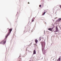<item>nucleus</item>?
<instances>
[{
	"label": "nucleus",
	"instance_id": "3",
	"mask_svg": "<svg viewBox=\"0 0 61 61\" xmlns=\"http://www.w3.org/2000/svg\"><path fill=\"white\" fill-rule=\"evenodd\" d=\"M9 30L10 31L9 32H8L7 34L6 35V36H7V35H9V34H10V33H11V31H12V29H10Z\"/></svg>",
	"mask_w": 61,
	"mask_h": 61
},
{
	"label": "nucleus",
	"instance_id": "7",
	"mask_svg": "<svg viewBox=\"0 0 61 61\" xmlns=\"http://www.w3.org/2000/svg\"><path fill=\"white\" fill-rule=\"evenodd\" d=\"M36 54V52L35 50H34L33 52V54Z\"/></svg>",
	"mask_w": 61,
	"mask_h": 61
},
{
	"label": "nucleus",
	"instance_id": "1",
	"mask_svg": "<svg viewBox=\"0 0 61 61\" xmlns=\"http://www.w3.org/2000/svg\"><path fill=\"white\" fill-rule=\"evenodd\" d=\"M9 36V34H8L7 35H6L5 36V38L4 39V40L1 42L2 44L3 45H5L6 43V39L7 38L8 36Z\"/></svg>",
	"mask_w": 61,
	"mask_h": 61
},
{
	"label": "nucleus",
	"instance_id": "16",
	"mask_svg": "<svg viewBox=\"0 0 61 61\" xmlns=\"http://www.w3.org/2000/svg\"><path fill=\"white\" fill-rule=\"evenodd\" d=\"M42 51H43V49L42 48Z\"/></svg>",
	"mask_w": 61,
	"mask_h": 61
},
{
	"label": "nucleus",
	"instance_id": "5",
	"mask_svg": "<svg viewBox=\"0 0 61 61\" xmlns=\"http://www.w3.org/2000/svg\"><path fill=\"white\" fill-rule=\"evenodd\" d=\"M56 32H58V28H57V27H56Z\"/></svg>",
	"mask_w": 61,
	"mask_h": 61
},
{
	"label": "nucleus",
	"instance_id": "8",
	"mask_svg": "<svg viewBox=\"0 0 61 61\" xmlns=\"http://www.w3.org/2000/svg\"><path fill=\"white\" fill-rule=\"evenodd\" d=\"M61 20V18H60L58 19V22H59V21H60V20Z\"/></svg>",
	"mask_w": 61,
	"mask_h": 61
},
{
	"label": "nucleus",
	"instance_id": "14",
	"mask_svg": "<svg viewBox=\"0 0 61 61\" xmlns=\"http://www.w3.org/2000/svg\"><path fill=\"white\" fill-rule=\"evenodd\" d=\"M56 18H57V17H56L55 18V19H56Z\"/></svg>",
	"mask_w": 61,
	"mask_h": 61
},
{
	"label": "nucleus",
	"instance_id": "6",
	"mask_svg": "<svg viewBox=\"0 0 61 61\" xmlns=\"http://www.w3.org/2000/svg\"><path fill=\"white\" fill-rule=\"evenodd\" d=\"M53 29V28H52L51 29V28H50L48 29V30H50V31H52Z\"/></svg>",
	"mask_w": 61,
	"mask_h": 61
},
{
	"label": "nucleus",
	"instance_id": "2",
	"mask_svg": "<svg viewBox=\"0 0 61 61\" xmlns=\"http://www.w3.org/2000/svg\"><path fill=\"white\" fill-rule=\"evenodd\" d=\"M45 43L44 42H42L41 43V45L42 46V47H43L44 48H45Z\"/></svg>",
	"mask_w": 61,
	"mask_h": 61
},
{
	"label": "nucleus",
	"instance_id": "13",
	"mask_svg": "<svg viewBox=\"0 0 61 61\" xmlns=\"http://www.w3.org/2000/svg\"><path fill=\"white\" fill-rule=\"evenodd\" d=\"M39 7H41V5H39Z\"/></svg>",
	"mask_w": 61,
	"mask_h": 61
},
{
	"label": "nucleus",
	"instance_id": "9",
	"mask_svg": "<svg viewBox=\"0 0 61 61\" xmlns=\"http://www.w3.org/2000/svg\"><path fill=\"white\" fill-rule=\"evenodd\" d=\"M35 42H36V43H37V42H38V41H37V40H35Z\"/></svg>",
	"mask_w": 61,
	"mask_h": 61
},
{
	"label": "nucleus",
	"instance_id": "11",
	"mask_svg": "<svg viewBox=\"0 0 61 61\" xmlns=\"http://www.w3.org/2000/svg\"><path fill=\"white\" fill-rule=\"evenodd\" d=\"M34 19H33L32 20V22H34Z\"/></svg>",
	"mask_w": 61,
	"mask_h": 61
},
{
	"label": "nucleus",
	"instance_id": "12",
	"mask_svg": "<svg viewBox=\"0 0 61 61\" xmlns=\"http://www.w3.org/2000/svg\"><path fill=\"white\" fill-rule=\"evenodd\" d=\"M59 6L60 7V8H61V5H59Z\"/></svg>",
	"mask_w": 61,
	"mask_h": 61
},
{
	"label": "nucleus",
	"instance_id": "15",
	"mask_svg": "<svg viewBox=\"0 0 61 61\" xmlns=\"http://www.w3.org/2000/svg\"><path fill=\"white\" fill-rule=\"evenodd\" d=\"M28 4H30V3H29V2H28Z\"/></svg>",
	"mask_w": 61,
	"mask_h": 61
},
{
	"label": "nucleus",
	"instance_id": "4",
	"mask_svg": "<svg viewBox=\"0 0 61 61\" xmlns=\"http://www.w3.org/2000/svg\"><path fill=\"white\" fill-rule=\"evenodd\" d=\"M46 12H47V11H46V10H45L44 12H43L42 15H44Z\"/></svg>",
	"mask_w": 61,
	"mask_h": 61
},
{
	"label": "nucleus",
	"instance_id": "10",
	"mask_svg": "<svg viewBox=\"0 0 61 61\" xmlns=\"http://www.w3.org/2000/svg\"><path fill=\"white\" fill-rule=\"evenodd\" d=\"M43 37L42 38L41 37L40 38V41L41 40V39H43Z\"/></svg>",
	"mask_w": 61,
	"mask_h": 61
}]
</instances>
